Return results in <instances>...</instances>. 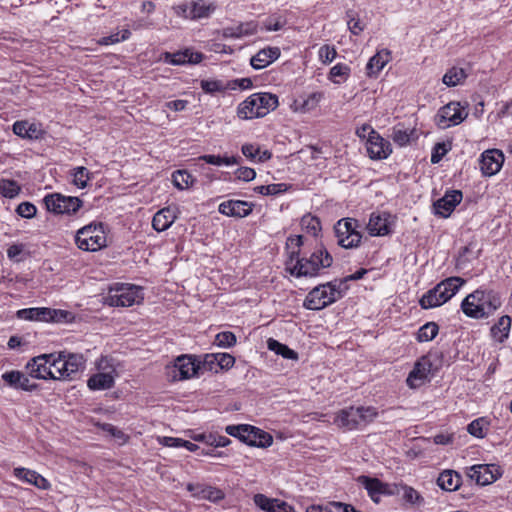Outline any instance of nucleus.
<instances>
[{
  "label": "nucleus",
  "mask_w": 512,
  "mask_h": 512,
  "mask_svg": "<svg viewBox=\"0 0 512 512\" xmlns=\"http://www.w3.org/2000/svg\"><path fill=\"white\" fill-rule=\"evenodd\" d=\"M332 262V256L323 247L314 251L308 258H299V251L292 252L287 270L295 277H313L318 275L320 269L330 267Z\"/></svg>",
  "instance_id": "nucleus-1"
},
{
  "label": "nucleus",
  "mask_w": 512,
  "mask_h": 512,
  "mask_svg": "<svg viewBox=\"0 0 512 512\" xmlns=\"http://www.w3.org/2000/svg\"><path fill=\"white\" fill-rule=\"evenodd\" d=\"M278 105V97L275 94L254 93L238 105L237 116L243 120L261 118L275 110Z\"/></svg>",
  "instance_id": "nucleus-2"
},
{
  "label": "nucleus",
  "mask_w": 512,
  "mask_h": 512,
  "mask_svg": "<svg viewBox=\"0 0 512 512\" xmlns=\"http://www.w3.org/2000/svg\"><path fill=\"white\" fill-rule=\"evenodd\" d=\"M466 281L458 276L446 278L428 290L419 300L423 309L435 308L449 301Z\"/></svg>",
  "instance_id": "nucleus-3"
},
{
  "label": "nucleus",
  "mask_w": 512,
  "mask_h": 512,
  "mask_svg": "<svg viewBox=\"0 0 512 512\" xmlns=\"http://www.w3.org/2000/svg\"><path fill=\"white\" fill-rule=\"evenodd\" d=\"M225 431L249 446L266 448L273 443V437L268 432L248 424L228 425Z\"/></svg>",
  "instance_id": "nucleus-4"
},
{
  "label": "nucleus",
  "mask_w": 512,
  "mask_h": 512,
  "mask_svg": "<svg viewBox=\"0 0 512 512\" xmlns=\"http://www.w3.org/2000/svg\"><path fill=\"white\" fill-rule=\"evenodd\" d=\"M142 288L132 284H115L109 289L105 303L114 307H130L143 300Z\"/></svg>",
  "instance_id": "nucleus-5"
},
{
  "label": "nucleus",
  "mask_w": 512,
  "mask_h": 512,
  "mask_svg": "<svg viewBox=\"0 0 512 512\" xmlns=\"http://www.w3.org/2000/svg\"><path fill=\"white\" fill-rule=\"evenodd\" d=\"M377 415L374 408L371 407H348L340 410L334 423L348 430L356 429L372 421Z\"/></svg>",
  "instance_id": "nucleus-6"
},
{
  "label": "nucleus",
  "mask_w": 512,
  "mask_h": 512,
  "mask_svg": "<svg viewBox=\"0 0 512 512\" xmlns=\"http://www.w3.org/2000/svg\"><path fill=\"white\" fill-rule=\"evenodd\" d=\"M79 249L84 251H98L106 246V234L103 224L91 223L79 229L75 236Z\"/></svg>",
  "instance_id": "nucleus-7"
},
{
  "label": "nucleus",
  "mask_w": 512,
  "mask_h": 512,
  "mask_svg": "<svg viewBox=\"0 0 512 512\" xmlns=\"http://www.w3.org/2000/svg\"><path fill=\"white\" fill-rule=\"evenodd\" d=\"M44 203L48 211L55 214H75L83 205L78 197L64 196L60 193H53L45 196Z\"/></svg>",
  "instance_id": "nucleus-8"
},
{
  "label": "nucleus",
  "mask_w": 512,
  "mask_h": 512,
  "mask_svg": "<svg viewBox=\"0 0 512 512\" xmlns=\"http://www.w3.org/2000/svg\"><path fill=\"white\" fill-rule=\"evenodd\" d=\"M357 220L347 218L341 219L335 225V233L338 244L343 248L357 247L361 241V234L356 230Z\"/></svg>",
  "instance_id": "nucleus-9"
},
{
  "label": "nucleus",
  "mask_w": 512,
  "mask_h": 512,
  "mask_svg": "<svg viewBox=\"0 0 512 512\" xmlns=\"http://www.w3.org/2000/svg\"><path fill=\"white\" fill-rule=\"evenodd\" d=\"M467 116L468 113L460 102H450L440 108L436 116V123L440 128L445 129L460 124Z\"/></svg>",
  "instance_id": "nucleus-10"
},
{
  "label": "nucleus",
  "mask_w": 512,
  "mask_h": 512,
  "mask_svg": "<svg viewBox=\"0 0 512 512\" xmlns=\"http://www.w3.org/2000/svg\"><path fill=\"white\" fill-rule=\"evenodd\" d=\"M200 364L188 355L179 356L171 367H167V375L173 381L189 379L198 374Z\"/></svg>",
  "instance_id": "nucleus-11"
},
{
  "label": "nucleus",
  "mask_w": 512,
  "mask_h": 512,
  "mask_svg": "<svg viewBox=\"0 0 512 512\" xmlns=\"http://www.w3.org/2000/svg\"><path fill=\"white\" fill-rule=\"evenodd\" d=\"M214 9L215 7L205 0L185 2L173 7L177 16L192 20L208 17Z\"/></svg>",
  "instance_id": "nucleus-12"
},
{
  "label": "nucleus",
  "mask_w": 512,
  "mask_h": 512,
  "mask_svg": "<svg viewBox=\"0 0 512 512\" xmlns=\"http://www.w3.org/2000/svg\"><path fill=\"white\" fill-rule=\"evenodd\" d=\"M329 285L321 284L306 296L303 306L309 310H321L335 302L334 294L328 292Z\"/></svg>",
  "instance_id": "nucleus-13"
},
{
  "label": "nucleus",
  "mask_w": 512,
  "mask_h": 512,
  "mask_svg": "<svg viewBox=\"0 0 512 512\" xmlns=\"http://www.w3.org/2000/svg\"><path fill=\"white\" fill-rule=\"evenodd\" d=\"M469 477L479 485H488L496 481L501 473L499 467L494 464H478L470 468Z\"/></svg>",
  "instance_id": "nucleus-14"
},
{
  "label": "nucleus",
  "mask_w": 512,
  "mask_h": 512,
  "mask_svg": "<svg viewBox=\"0 0 512 512\" xmlns=\"http://www.w3.org/2000/svg\"><path fill=\"white\" fill-rule=\"evenodd\" d=\"M462 192L460 190H451L445 193V195L438 199L433 204L434 212L443 218H447L451 215L455 207L462 200Z\"/></svg>",
  "instance_id": "nucleus-15"
},
{
  "label": "nucleus",
  "mask_w": 512,
  "mask_h": 512,
  "mask_svg": "<svg viewBox=\"0 0 512 512\" xmlns=\"http://www.w3.org/2000/svg\"><path fill=\"white\" fill-rule=\"evenodd\" d=\"M481 298H483V289H477L463 299L461 309L467 317L473 319L485 318L484 308L480 303Z\"/></svg>",
  "instance_id": "nucleus-16"
},
{
  "label": "nucleus",
  "mask_w": 512,
  "mask_h": 512,
  "mask_svg": "<svg viewBox=\"0 0 512 512\" xmlns=\"http://www.w3.org/2000/svg\"><path fill=\"white\" fill-rule=\"evenodd\" d=\"M504 162V155L498 149H490L483 152L480 159V169L486 176L495 175L500 171Z\"/></svg>",
  "instance_id": "nucleus-17"
},
{
  "label": "nucleus",
  "mask_w": 512,
  "mask_h": 512,
  "mask_svg": "<svg viewBox=\"0 0 512 512\" xmlns=\"http://www.w3.org/2000/svg\"><path fill=\"white\" fill-rule=\"evenodd\" d=\"M26 370L32 378L36 379H52L53 373L51 370L48 354H42L32 358L26 364Z\"/></svg>",
  "instance_id": "nucleus-18"
},
{
  "label": "nucleus",
  "mask_w": 512,
  "mask_h": 512,
  "mask_svg": "<svg viewBox=\"0 0 512 512\" xmlns=\"http://www.w3.org/2000/svg\"><path fill=\"white\" fill-rule=\"evenodd\" d=\"M202 59L203 55L201 53H194L189 49L174 53L164 52L161 55V60L171 65L198 64Z\"/></svg>",
  "instance_id": "nucleus-19"
},
{
  "label": "nucleus",
  "mask_w": 512,
  "mask_h": 512,
  "mask_svg": "<svg viewBox=\"0 0 512 512\" xmlns=\"http://www.w3.org/2000/svg\"><path fill=\"white\" fill-rule=\"evenodd\" d=\"M253 500L257 507L266 512H295L294 507L287 502L277 498H269L261 493L255 494Z\"/></svg>",
  "instance_id": "nucleus-20"
},
{
  "label": "nucleus",
  "mask_w": 512,
  "mask_h": 512,
  "mask_svg": "<svg viewBox=\"0 0 512 512\" xmlns=\"http://www.w3.org/2000/svg\"><path fill=\"white\" fill-rule=\"evenodd\" d=\"M254 204L242 200H228L219 205V212L230 217L243 218L253 211Z\"/></svg>",
  "instance_id": "nucleus-21"
},
{
  "label": "nucleus",
  "mask_w": 512,
  "mask_h": 512,
  "mask_svg": "<svg viewBox=\"0 0 512 512\" xmlns=\"http://www.w3.org/2000/svg\"><path fill=\"white\" fill-rule=\"evenodd\" d=\"M366 145L371 159H386L392 153L390 142L381 137L379 133L376 136H370Z\"/></svg>",
  "instance_id": "nucleus-22"
},
{
  "label": "nucleus",
  "mask_w": 512,
  "mask_h": 512,
  "mask_svg": "<svg viewBox=\"0 0 512 512\" xmlns=\"http://www.w3.org/2000/svg\"><path fill=\"white\" fill-rule=\"evenodd\" d=\"M431 367L432 364L426 357L417 361L407 377V385L410 388L420 387L427 379Z\"/></svg>",
  "instance_id": "nucleus-23"
},
{
  "label": "nucleus",
  "mask_w": 512,
  "mask_h": 512,
  "mask_svg": "<svg viewBox=\"0 0 512 512\" xmlns=\"http://www.w3.org/2000/svg\"><path fill=\"white\" fill-rule=\"evenodd\" d=\"M2 379L12 388L20 389L23 391H34L38 385L29 379V374L26 375L21 371L12 370L2 374Z\"/></svg>",
  "instance_id": "nucleus-24"
},
{
  "label": "nucleus",
  "mask_w": 512,
  "mask_h": 512,
  "mask_svg": "<svg viewBox=\"0 0 512 512\" xmlns=\"http://www.w3.org/2000/svg\"><path fill=\"white\" fill-rule=\"evenodd\" d=\"M389 218L390 214L388 213H372L367 225L369 234L372 236H384L390 234L391 228Z\"/></svg>",
  "instance_id": "nucleus-25"
},
{
  "label": "nucleus",
  "mask_w": 512,
  "mask_h": 512,
  "mask_svg": "<svg viewBox=\"0 0 512 512\" xmlns=\"http://www.w3.org/2000/svg\"><path fill=\"white\" fill-rule=\"evenodd\" d=\"M176 218V208L165 207L154 215L152 226L156 231L162 232L167 230L174 223Z\"/></svg>",
  "instance_id": "nucleus-26"
},
{
  "label": "nucleus",
  "mask_w": 512,
  "mask_h": 512,
  "mask_svg": "<svg viewBox=\"0 0 512 512\" xmlns=\"http://www.w3.org/2000/svg\"><path fill=\"white\" fill-rule=\"evenodd\" d=\"M14 475L18 479L32 484L39 489L47 490L50 488V483L48 480L33 470H29L23 467L15 468Z\"/></svg>",
  "instance_id": "nucleus-27"
},
{
  "label": "nucleus",
  "mask_w": 512,
  "mask_h": 512,
  "mask_svg": "<svg viewBox=\"0 0 512 512\" xmlns=\"http://www.w3.org/2000/svg\"><path fill=\"white\" fill-rule=\"evenodd\" d=\"M279 56L280 49L278 47H268L260 50L256 55H254L251 58L250 63L254 69H262L277 60Z\"/></svg>",
  "instance_id": "nucleus-28"
},
{
  "label": "nucleus",
  "mask_w": 512,
  "mask_h": 512,
  "mask_svg": "<svg viewBox=\"0 0 512 512\" xmlns=\"http://www.w3.org/2000/svg\"><path fill=\"white\" fill-rule=\"evenodd\" d=\"M389 61L390 51L387 49L378 51L369 59L366 65L367 75L369 77H376Z\"/></svg>",
  "instance_id": "nucleus-29"
},
{
  "label": "nucleus",
  "mask_w": 512,
  "mask_h": 512,
  "mask_svg": "<svg viewBox=\"0 0 512 512\" xmlns=\"http://www.w3.org/2000/svg\"><path fill=\"white\" fill-rule=\"evenodd\" d=\"M85 360L83 355L81 354H73V353H65L64 352V362L62 364V368L64 374L69 373L67 379H73L74 375L79 372V370L84 368Z\"/></svg>",
  "instance_id": "nucleus-30"
},
{
  "label": "nucleus",
  "mask_w": 512,
  "mask_h": 512,
  "mask_svg": "<svg viewBox=\"0 0 512 512\" xmlns=\"http://www.w3.org/2000/svg\"><path fill=\"white\" fill-rule=\"evenodd\" d=\"M461 476L454 470H444L437 478L438 486L445 491H455L461 485Z\"/></svg>",
  "instance_id": "nucleus-31"
},
{
  "label": "nucleus",
  "mask_w": 512,
  "mask_h": 512,
  "mask_svg": "<svg viewBox=\"0 0 512 512\" xmlns=\"http://www.w3.org/2000/svg\"><path fill=\"white\" fill-rule=\"evenodd\" d=\"M357 482L360 483L368 492V495L373 502L379 503L381 489H383V482L378 478H372L369 476L361 475L357 478Z\"/></svg>",
  "instance_id": "nucleus-32"
},
{
  "label": "nucleus",
  "mask_w": 512,
  "mask_h": 512,
  "mask_svg": "<svg viewBox=\"0 0 512 512\" xmlns=\"http://www.w3.org/2000/svg\"><path fill=\"white\" fill-rule=\"evenodd\" d=\"M511 323L512 320L510 316L504 315L500 317L497 323L491 327L492 338L499 343H503L509 336Z\"/></svg>",
  "instance_id": "nucleus-33"
},
{
  "label": "nucleus",
  "mask_w": 512,
  "mask_h": 512,
  "mask_svg": "<svg viewBox=\"0 0 512 512\" xmlns=\"http://www.w3.org/2000/svg\"><path fill=\"white\" fill-rule=\"evenodd\" d=\"M481 306L484 308L485 318L492 315L501 307V298L498 292L494 290H484L483 298H481Z\"/></svg>",
  "instance_id": "nucleus-34"
},
{
  "label": "nucleus",
  "mask_w": 512,
  "mask_h": 512,
  "mask_svg": "<svg viewBox=\"0 0 512 512\" xmlns=\"http://www.w3.org/2000/svg\"><path fill=\"white\" fill-rule=\"evenodd\" d=\"M257 31V24L253 21L241 23L235 27H226L223 29L225 38H240L242 36L252 35Z\"/></svg>",
  "instance_id": "nucleus-35"
},
{
  "label": "nucleus",
  "mask_w": 512,
  "mask_h": 512,
  "mask_svg": "<svg viewBox=\"0 0 512 512\" xmlns=\"http://www.w3.org/2000/svg\"><path fill=\"white\" fill-rule=\"evenodd\" d=\"M50 313V308L46 307L25 308L17 312V317L24 320L47 322V316H50Z\"/></svg>",
  "instance_id": "nucleus-36"
},
{
  "label": "nucleus",
  "mask_w": 512,
  "mask_h": 512,
  "mask_svg": "<svg viewBox=\"0 0 512 512\" xmlns=\"http://www.w3.org/2000/svg\"><path fill=\"white\" fill-rule=\"evenodd\" d=\"M87 384L91 390L110 389L114 385V377L110 373H97L88 379Z\"/></svg>",
  "instance_id": "nucleus-37"
},
{
  "label": "nucleus",
  "mask_w": 512,
  "mask_h": 512,
  "mask_svg": "<svg viewBox=\"0 0 512 512\" xmlns=\"http://www.w3.org/2000/svg\"><path fill=\"white\" fill-rule=\"evenodd\" d=\"M49 357V363L51 368V372L53 373L52 379L53 380H65L68 378L69 373L64 374L63 371V362H64V352H60L58 354L51 353L48 354Z\"/></svg>",
  "instance_id": "nucleus-38"
},
{
  "label": "nucleus",
  "mask_w": 512,
  "mask_h": 512,
  "mask_svg": "<svg viewBox=\"0 0 512 512\" xmlns=\"http://www.w3.org/2000/svg\"><path fill=\"white\" fill-rule=\"evenodd\" d=\"M195 497L203 500H209L211 502H218L225 496L224 492L216 487L212 486H197V492L194 493Z\"/></svg>",
  "instance_id": "nucleus-39"
},
{
  "label": "nucleus",
  "mask_w": 512,
  "mask_h": 512,
  "mask_svg": "<svg viewBox=\"0 0 512 512\" xmlns=\"http://www.w3.org/2000/svg\"><path fill=\"white\" fill-rule=\"evenodd\" d=\"M268 349L275 352L277 355H281L285 359L297 360L298 354L294 350L290 349L287 345L278 342L275 339L270 338L267 341Z\"/></svg>",
  "instance_id": "nucleus-40"
},
{
  "label": "nucleus",
  "mask_w": 512,
  "mask_h": 512,
  "mask_svg": "<svg viewBox=\"0 0 512 512\" xmlns=\"http://www.w3.org/2000/svg\"><path fill=\"white\" fill-rule=\"evenodd\" d=\"M172 182L177 189L184 190L194 185L195 178L186 170H177L172 174Z\"/></svg>",
  "instance_id": "nucleus-41"
},
{
  "label": "nucleus",
  "mask_w": 512,
  "mask_h": 512,
  "mask_svg": "<svg viewBox=\"0 0 512 512\" xmlns=\"http://www.w3.org/2000/svg\"><path fill=\"white\" fill-rule=\"evenodd\" d=\"M466 77L467 74L464 69L452 67L444 74L442 81L448 87H454L460 84Z\"/></svg>",
  "instance_id": "nucleus-42"
},
{
  "label": "nucleus",
  "mask_w": 512,
  "mask_h": 512,
  "mask_svg": "<svg viewBox=\"0 0 512 512\" xmlns=\"http://www.w3.org/2000/svg\"><path fill=\"white\" fill-rule=\"evenodd\" d=\"M439 331V327L435 322H428L420 327L417 333L419 342H427L433 340Z\"/></svg>",
  "instance_id": "nucleus-43"
},
{
  "label": "nucleus",
  "mask_w": 512,
  "mask_h": 512,
  "mask_svg": "<svg viewBox=\"0 0 512 512\" xmlns=\"http://www.w3.org/2000/svg\"><path fill=\"white\" fill-rule=\"evenodd\" d=\"M201 89L207 94H214L216 92H224L228 90L227 82L222 80L204 79L200 82Z\"/></svg>",
  "instance_id": "nucleus-44"
},
{
  "label": "nucleus",
  "mask_w": 512,
  "mask_h": 512,
  "mask_svg": "<svg viewBox=\"0 0 512 512\" xmlns=\"http://www.w3.org/2000/svg\"><path fill=\"white\" fill-rule=\"evenodd\" d=\"M194 440L202 441L215 447H225L231 442L230 439L225 436L214 434H198L194 437Z\"/></svg>",
  "instance_id": "nucleus-45"
},
{
  "label": "nucleus",
  "mask_w": 512,
  "mask_h": 512,
  "mask_svg": "<svg viewBox=\"0 0 512 512\" xmlns=\"http://www.w3.org/2000/svg\"><path fill=\"white\" fill-rule=\"evenodd\" d=\"M21 191L19 184L11 179H0V194L6 198H14Z\"/></svg>",
  "instance_id": "nucleus-46"
},
{
  "label": "nucleus",
  "mask_w": 512,
  "mask_h": 512,
  "mask_svg": "<svg viewBox=\"0 0 512 512\" xmlns=\"http://www.w3.org/2000/svg\"><path fill=\"white\" fill-rule=\"evenodd\" d=\"M301 227L307 233L317 236L321 230L320 220L311 214H306L301 218Z\"/></svg>",
  "instance_id": "nucleus-47"
},
{
  "label": "nucleus",
  "mask_w": 512,
  "mask_h": 512,
  "mask_svg": "<svg viewBox=\"0 0 512 512\" xmlns=\"http://www.w3.org/2000/svg\"><path fill=\"white\" fill-rule=\"evenodd\" d=\"M401 493L405 502L412 505H420L424 503V498L413 487L401 483Z\"/></svg>",
  "instance_id": "nucleus-48"
},
{
  "label": "nucleus",
  "mask_w": 512,
  "mask_h": 512,
  "mask_svg": "<svg viewBox=\"0 0 512 512\" xmlns=\"http://www.w3.org/2000/svg\"><path fill=\"white\" fill-rule=\"evenodd\" d=\"M487 429L488 422L485 420V418L475 419L467 426V431L469 434L477 438L485 437Z\"/></svg>",
  "instance_id": "nucleus-49"
},
{
  "label": "nucleus",
  "mask_w": 512,
  "mask_h": 512,
  "mask_svg": "<svg viewBox=\"0 0 512 512\" xmlns=\"http://www.w3.org/2000/svg\"><path fill=\"white\" fill-rule=\"evenodd\" d=\"M288 189L287 184L278 183V184H269V185H261L256 186L254 191L261 195H278L280 193L286 192Z\"/></svg>",
  "instance_id": "nucleus-50"
},
{
  "label": "nucleus",
  "mask_w": 512,
  "mask_h": 512,
  "mask_svg": "<svg viewBox=\"0 0 512 512\" xmlns=\"http://www.w3.org/2000/svg\"><path fill=\"white\" fill-rule=\"evenodd\" d=\"M73 183L79 188H85L90 180V172L87 168L81 166L73 170Z\"/></svg>",
  "instance_id": "nucleus-51"
},
{
  "label": "nucleus",
  "mask_w": 512,
  "mask_h": 512,
  "mask_svg": "<svg viewBox=\"0 0 512 512\" xmlns=\"http://www.w3.org/2000/svg\"><path fill=\"white\" fill-rule=\"evenodd\" d=\"M214 343L223 348L232 347L236 344V336L230 331L220 332L216 335Z\"/></svg>",
  "instance_id": "nucleus-52"
},
{
  "label": "nucleus",
  "mask_w": 512,
  "mask_h": 512,
  "mask_svg": "<svg viewBox=\"0 0 512 512\" xmlns=\"http://www.w3.org/2000/svg\"><path fill=\"white\" fill-rule=\"evenodd\" d=\"M131 35V32L128 29H124L121 32H117L114 34H111L109 36L102 37L98 43L100 45H110L115 44L120 41L127 40Z\"/></svg>",
  "instance_id": "nucleus-53"
},
{
  "label": "nucleus",
  "mask_w": 512,
  "mask_h": 512,
  "mask_svg": "<svg viewBox=\"0 0 512 512\" xmlns=\"http://www.w3.org/2000/svg\"><path fill=\"white\" fill-rule=\"evenodd\" d=\"M413 131H408L406 129L395 127L392 133L393 141L399 146H405L410 142L411 135Z\"/></svg>",
  "instance_id": "nucleus-54"
},
{
  "label": "nucleus",
  "mask_w": 512,
  "mask_h": 512,
  "mask_svg": "<svg viewBox=\"0 0 512 512\" xmlns=\"http://www.w3.org/2000/svg\"><path fill=\"white\" fill-rule=\"evenodd\" d=\"M450 145L447 146L445 143H436V145L433 148L432 155H431V162L433 164L439 163L441 159L447 154V152L450 150Z\"/></svg>",
  "instance_id": "nucleus-55"
},
{
  "label": "nucleus",
  "mask_w": 512,
  "mask_h": 512,
  "mask_svg": "<svg viewBox=\"0 0 512 512\" xmlns=\"http://www.w3.org/2000/svg\"><path fill=\"white\" fill-rule=\"evenodd\" d=\"M16 212L21 217L30 219L36 215L37 209L30 202H22L18 205Z\"/></svg>",
  "instance_id": "nucleus-56"
},
{
  "label": "nucleus",
  "mask_w": 512,
  "mask_h": 512,
  "mask_svg": "<svg viewBox=\"0 0 512 512\" xmlns=\"http://www.w3.org/2000/svg\"><path fill=\"white\" fill-rule=\"evenodd\" d=\"M337 55V52L333 46L323 45L319 50V58L324 63H331Z\"/></svg>",
  "instance_id": "nucleus-57"
},
{
  "label": "nucleus",
  "mask_w": 512,
  "mask_h": 512,
  "mask_svg": "<svg viewBox=\"0 0 512 512\" xmlns=\"http://www.w3.org/2000/svg\"><path fill=\"white\" fill-rule=\"evenodd\" d=\"M217 358V368L219 369H230L234 363L235 358L228 353H215Z\"/></svg>",
  "instance_id": "nucleus-58"
},
{
  "label": "nucleus",
  "mask_w": 512,
  "mask_h": 512,
  "mask_svg": "<svg viewBox=\"0 0 512 512\" xmlns=\"http://www.w3.org/2000/svg\"><path fill=\"white\" fill-rule=\"evenodd\" d=\"M347 16L349 18L347 22L349 30L354 35H359L364 29V26L362 25L360 19L355 17L353 11H349L347 13Z\"/></svg>",
  "instance_id": "nucleus-59"
},
{
  "label": "nucleus",
  "mask_w": 512,
  "mask_h": 512,
  "mask_svg": "<svg viewBox=\"0 0 512 512\" xmlns=\"http://www.w3.org/2000/svg\"><path fill=\"white\" fill-rule=\"evenodd\" d=\"M350 68L345 64H336L330 69V79L334 80L336 77H341L342 79H346L349 76Z\"/></svg>",
  "instance_id": "nucleus-60"
},
{
  "label": "nucleus",
  "mask_w": 512,
  "mask_h": 512,
  "mask_svg": "<svg viewBox=\"0 0 512 512\" xmlns=\"http://www.w3.org/2000/svg\"><path fill=\"white\" fill-rule=\"evenodd\" d=\"M50 316H47V322H65L68 321L71 317V313L65 310L59 309H51L50 308Z\"/></svg>",
  "instance_id": "nucleus-61"
},
{
  "label": "nucleus",
  "mask_w": 512,
  "mask_h": 512,
  "mask_svg": "<svg viewBox=\"0 0 512 512\" xmlns=\"http://www.w3.org/2000/svg\"><path fill=\"white\" fill-rule=\"evenodd\" d=\"M237 179L249 182L256 177V172L250 167H240L235 171Z\"/></svg>",
  "instance_id": "nucleus-62"
},
{
  "label": "nucleus",
  "mask_w": 512,
  "mask_h": 512,
  "mask_svg": "<svg viewBox=\"0 0 512 512\" xmlns=\"http://www.w3.org/2000/svg\"><path fill=\"white\" fill-rule=\"evenodd\" d=\"M27 128V139H40L44 135V130L41 128L40 124L28 122Z\"/></svg>",
  "instance_id": "nucleus-63"
},
{
  "label": "nucleus",
  "mask_w": 512,
  "mask_h": 512,
  "mask_svg": "<svg viewBox=\"0 0 512 512\" xmlns=\"http://www.w3.org/2000/svg\"><path fill=\"white\" fill-rule=\"evenodd\" d=\"M322 98L321 93H313L311 94L302 104V111H309L317 106L319 101Z\"/></svg>",
  "instance_id": "nucleus-64"
}]
</instances>
